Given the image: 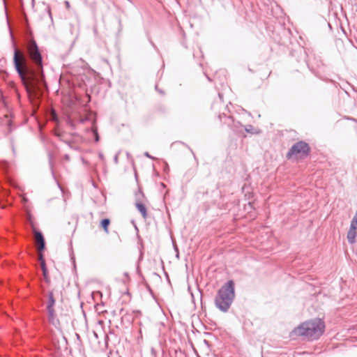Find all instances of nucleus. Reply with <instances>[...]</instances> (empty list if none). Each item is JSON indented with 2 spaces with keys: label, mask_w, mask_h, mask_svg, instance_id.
<instances>
[{
  "label": "nucleus",
  "mask_w": 357,
  "mask_h": 357,
  "mask_svg": "<svg viewBox=\"0 0 357 357\" xmlns=\"http://www.w3.org/2000/svg\"><path fill=\"white\" fill-rule=\"evenodd\" d=\"M325 322L320 318L307 320L295 327L291 334L302 337L303 340L314 341L319 340L325 331Z\"/></svg>",
  "instance_id": "obj_1"
},
{
  "label": "nucleus",
  "mask_w": 357,
  "mask_h": 357,
  "mask_svg": "<svg viewBox=\"0 0 357 357\" xmlns=\"http://www.w3.org/2000/svg\"><path fill=\"white\" fill-rule=\"evenodd\" d=\"M235 298V282L227 281L218 290L215 298V307L222 312H228Z\"/></svg>",
  "instance_id": "obj_2"
},
{
  "label": "nucleus",
  "mask_w": 357,
  "mask_h": 357,
  "mask_svg": "<svg viewBox=\"0 0 357 357\" xmlns=\"http://www.w3.org/2000/svg\"><path fill=\"white\" fill-rule=\"evenodd\" d=\"M34 68H15L20 78L24 81L26 79L31 82H38L43 83L44 80L43 68H36L37 73L33 70Z\"/></svg>",
  "instance_id": "obj_3"
},
{
  "label": "nucleus",
  "mask_w": 357,
  "mask_h": 357,
  "mask_svg": "<svg viewBox=\"0 0 357 357\" xmlns=\"http://www.w3.org/2000/svg\"><path fill=\"white\" fill-rule=\"evenodd\" d=\"M311 148L308 143L305 141H298L294 143L287 153V160L291 159L294 155H300L302 158H306L310 155Z\"/></svg>",
  "instance_id": "obj_4"
},
{
  "label": "nucleus",
  "mask_w": 357,
  "mask_h": 357,
  "mask_svg": "<svg viewBox=\"0 0 357 357\" xmlns=\"http://www.w3.org/2000/svg\"><path fill=\"white\" fill-rule=\"evenodd\" d=\"M27 53L32 61L40 67L43 66L42 56L35 40H31L26 47Z\"/></svg>",
  "instance_id": "obj_5"
},
{
  "label": "nucleus",
  "mask_w": 357,
  "mask_h": 357,
  "mask_svg": "<svg viewBox=\"0 0 357 357\" xmlns=\"http://www.w3.org/2000/svg\"><path fill=\"white\" fill-rule=\"evenodd\" d=\"M135 196H136V199H137V201L135 202V206H136L137 209L138 210V211L141 213L142 216L144 218H146L148 216L146 207L144 203H142V202L139 201V196H142L144 197V195L141 190H139V192L137 193H136Z\"/></svg>",
  "instance_id": "obj_6"
},
{
  "label": "nucleus",
  "mask_w": 357,
  "mask_h": 357,
  "mask_svg": "<svg viewBox=\"0 0 357 357\" xmlns=\"http://www.w3.org/2000/svg\"><path fill=\"white\" fill-rule=\"evenodd\" d=\"M13 60L15 67H24L26 61L24 54L17 49L14 51Z\"/></svg>",
  "instance_id": "obj_7"
},
{
  "label": "nucleus",
  "mask_w": 357,
  "mask_h": 357,
  "mask_svg": "<svg viewBox=\"0 0 357 357\" xmlns=\"http://www.w3.org/2000/svg\"><path fill=\"white\" fill-rule=\"evenodd\" d=\"M218 119L222 124L227 126L229 128H231L233 125L235 123V120L234 118L230 115H227L225 112L220 113L218 115Z\"/></svg>",
  "instance_id": "obj_8"
},
{
  "label": "nucleus",
  "mask_w": 357,
  "mask_h": 357,
  "mask_svg": "<svg viewBox=\"0 0 357 357\" xmlns=\"http://www.w3.org/2000/svg\"><path fill=\"white\" fill-rule=\"evenodd\" d=\"M56 303V299L54 296L53 291H50L48 293V301L47 304V310H54V305Z\"/></svg>",
  "instance_id": "obj_9"
},
{
  "label": "nucleus",
  "mask_w": 357,
  "mask_h": 357,
  "mask_svg": "<svg viewBox=\"0 0 357 357\" xmlns=\"http://www.w3.org/2000/svg\"><path fill=\"white\" fill-rule=\"evenodd\" d=\"M357 236V229L349 227L347 233V240L350 244H353L356 242V238Z\"/></svg>",
  "instance_id": "obj_10"
},
{
  "label": "nucleus",
  "mask_w": 357,
  "mask_h": 357,
  "mask_svg": "<svg viewBox=\"0 0 357 357\" xmlns=\"http://www.w3.org/2000/svg\"><path fill=\"white\" fill-rule=\"evenodd\" d=\"M110 225V220L109 218H102L100 220V226L105 231L106 234L109 233V226Z\"/></svg>",
  "instance_id": "obj_11"
},
{
  "label": "nucleus",
  "mask_w": 357,
  "mask_h": 357,
  "mask_svg": "<svg viewBox=\"0 0 357 357\" xmlns=\"http://www.w3.org/2000/svg\"><path fill=\"white\" fill-rule=\"evenodd\" d=\"M209 70H212V68H206V70L204 71V74L208 81L212 82L214 81L218 75V71L216 70L213 75H211L209 73Z\"/></svg>",
  "instance_id": "obj_12"
},
{
  "label": "nucleus",
  "mask_w": 357,
  "mask_h": 357,
  "mask_svg": "<svg viewBox=\"0 0 357 357\" xmlns=\"http://www.w3.org/2000/svg\"><path fill=\"white\" fill-rule=\"evenodd\" d=\"M244 130L246 132L252 135H257L261 132V130L259 129L254 128L252 125H246L244 127Z\"/></svg>",
  "instance_id": "obj_13"
},
{
  "label": "nucleus",
  "mask_w": 357,
  "mask_h": 357,
  "mask_svg": "<svg viewBox=\"0 0 357 357\" xmlns=\"http://www.w3.org/2000/svg\"><path fill=\"white\" fill-rule=\"evenodd\" d=\"M35 234H36L37 241L38 242V244H45V239L43 234L41 231L35 229Z\"/></svg>",
  "instance_id": "obj_14"
},
{
  "label": "nucleus",
  "mask_w": 357,
  "mask_h": 357,
  "mask_svg": "<svg viewBox=\"0 0 357 357\" xmlns=\"http://www.w3.org/2000/svg\"><path fill=\"white\" fill-rule=\"evenodd\" d=\"M48 160H49V165H50L52 176L54 179H56L55 174H54V169H53L52 154L51 152L48 153Z\"/></svg>",
  "instance_id": "obj_15"
},
{
  "label": "nucleus",
  "mask_w": 357,
  "mask_h": 357,
  "mask_svg": "<svg viewBox=\"0 0 357 357\" xmlns=\"http://www.w3.org/2000/svg\"><path fill=\"white\" fill-rule=\"evenodd\" d=\"M137 273L139 274V277L142 278V280H143L144 283L145 284V285L146 286L147 289H148V291L151 293V294H153V291L152 289H151L150 286L149 285V284L146 282L145 280V278L143 276V275L142 274L140 270H139V268L137 267Z\"/></svg>",
  "instance_id": "obj_16"
},
{
  "label": "nucleus",
  "mask_w": 357,
  "mask_h": 357,
  "mask_svg": "<svg viewBox=\"0 0 357 357\" xmlns=\"http://www.w3.org/2000/svg\"><path fill=\"white\" fill-rule=\"evenodd\" d=\"M48 312V319L50 323L54 324V319H55V310H47Z\"/></svg>",
  "instance_id": "obj_17"
},
{
  "label": "nucleus",
  "mask_w": 357,
  "mask_h": 357,
  "mask_svg": "<svg viewBox=\"0 0 357 357\" xmlns=\"http://www.w3.org/2000/svg\"><path fill=\"white\" fill-rule=\"evenodd\" d=\"M243 127V125L241 124V122L239 121H235V123L233 125V126L231 127V130L235 132H240L241 130H239L240 128Z\"/></svg>",
  "instance_id": "obj_18"
},
{
  "label": "nucleus",
  "mask_w": 357,
  "mask_h": 357,
  "mask_svg": "<svg viewBox=\"0 0 357 357\" xmlns=\"http://www.w3.org/2000/svg\"><path fill=\"white\" fill-rule=\"evenodd\" d=\"M91 132L94 138L95 142H98L100 141V136L98 132V129L96 128H93L91 130Z\"/></svg>",
  "instance_id": "obj_19"
},
{
  "label": "nucleus",
  "mask_w": 357,
  "mask_h": 357,
  "mask_svg": "<svg viewBox=\"0 0 357 357\" xmlns=\"http://www.w3.org/2000/svg\"><path fill=\"white\" fill-rule=\"evenodd\" d=\"M66 80L68 82V83H72V84H75V81L76 80H78V78L75 77V75H73L72 73H70V75L69 76H68L66 79Z\"/></svg>",
  "instance_id": "obj_20"
},
{
  "label": "nucleus",
  "mask_w": 357,
  "mask_h": 357,
  "mask_svg": "<svg viewBox=\"0 0 357 357\" xmlns=\"http://www.w3.org/2000/svg\"><path fill=\"white\" fill-rule=\"evenodd\" d=\"M41 266H42V270H43V273L44 275H46L47 273V266H46V264H45V262L44 260H43L41 262Z\"/></svg>",
  "instance_id": "obj_21"
},
{
  "label": "nucleus",
  "mask_w": 357,
  "mask_h": 357,
  "mask_svg": "<svg viewBox=\"0 0 357 357\" xmlns=\"http://www.w3.org/2000/svg\"><path fill=\"white\" fill-rule=\"evenodd\" d=\"M350 227L357 229V218H353L351 220Z\"/></svg>",
  "instance_id": "obj_22"
},
{
  "label": "nucleus",
  "mask_w": 357,
  "mask_h": 357,
  "mask_svg": "<svg viewBox=\"0 0 357 357\" xmlns=\"http://www.w3.org/2000/svg\"><path fill=\"white\" fill-rule=\"evenodd\" d=\"M178 142L182 144L185 146H186L190 150V151L192 153V154L193 155L195 159H196V156H195V154L194 151H192V149L187 144H185V142Z\"/></svg>",
  "instance_id": "obj_23"
},
{
  "label": "nucleus",
  "mask_w": 357,
  "mask_h": 357,
  "mask_svg": "<svg viewBox=\"0 0 357 357\" xmlns=\"http://www.w3.org/2000/svg\"><path fill=\"white\" fill-rule=\"evenodd\" d=\"M309 70H310V71L311 72L312 74H313L316 77H318L321 79V77L317 74L316 68H309Z\"/></svg>",
  "instance_id": "obj_24"
},
{
  "label": "nucleus",
  "mask_w": 357,
  "mask_h": 357,
  "mask_svg": "<svg viewBox=\"0 0 357 357\" xmlns=\"http://www.w3.org/2000/svg\"><path fill=\"white\" fill-rule=\"evenodd\" d=\"M120 154V151H118L114 157V162L115 164H118L119 163V155Z\"/></svg>",
  "instance_id": "obj_25"
},
{
  "label": "nucleus",
  "mask_w": 357,
  "mask_h": 357,
  "mask_svg": "<svg viewBox=\"0 0 357 357\" xmlns=\"http://www.w3.org/2000/svg\"><path fill=\"white\" fill-rule=\"evenodd\" d=\"M46 248V243L45 244H39V250L40 252H43L45 251Z\"/></svg>",
  "instance_id": "obj_26"
},
{
  "label": "nucleus",
  "mask_w": 357,
  "mask_h": 357,
  "mask_svg": "<svg viewBox=\"0 0 357 357\" xmlns=\"http://www.w3.org/2000/svg\"><path fill=\"white\" fill-rule=\"evenodd\" d=\"M22 202H23V204H24L25 206H26V204H27V203H28V202H29L28 199H27L26 197H23L22 198Z\"/></svg>",
  "instance_id": "obj_27"
},
{
  "label": "nucleus",
  "mask_w": 357,
  "mask_h": 357,
  "mask_svg": "<svg viewBox=\"0 0 357 357\" xmlns=\"http://www.w3.org/2000/svg\"><path fill=\"white\" fill-rule=\"evenodd\" d=\"M53 121L55 122H59V118L55 113L53 114Z\"/></svg>",
  "instance_id": "obj_28"
},
{
  "label": "nucleus",
  "mask_w": 357,
  "mask_h": 357,
  "mask_svg": "<svg viewBox=\"0 0 357 357\" xmlns=\"http://www.w3.org/2000/svg\"><path fill=\"white\" fill-rule=\"evenodd\" d=\"M218 98H219V100H220V102H223V96L221 93H218Z\"/></svg>",
  "instance_id": "obj_29"
},
{
  "label": "nucleus",
  "mask_w": 357,
  "mask_h": 357,
  "mask_svg": "<svg viewBox=\"0 0 357 357\" xmlns=\"http://www.w3.org/2000/svg\"><path fill=\"white\" fill-rule=\"evenodd\" d=\"M144 155L149 158L154 159V158L152 155H151L149 152H145Z\"/></svg>",
  "instance_id": "obj_30"
},
{
  "label": "nucleus",
  "mask_w": 357,
  "mask_h": 357,
  "mask_svg": "<svg viewBox=\"0 0 357 357\" xmlns=\"http://www.w3.org/2000/svg\"><path fill=\"white\" fill-rule=\"evenodd\" d=\"M70 155H69L68 154H65V155H63V159H64V160H67V161L70 160Z\"/></svg>",
  "instance_id": "obj_31"
},
{
  "label": "nucleus",
  "mask_w": 357,
  "mask_h": 357,
  "mask_svg": "<svg viewBox=\"0 0 357 357\" xmlns=\"http://www.w3.org/2000/svg\"><path fill=\"white\" fill-rule=\"evenodd\" d=\"M98 157L100 160H104V155L102 153H98Z\"/></svg>",
  "instance_id": "obj_32"
},
{
  "label": "nucleus",
  "mask_w": 357,
  "mask_h": 357,
  "mask_svg": "<svg viewBox=\"0 0 357 357\" xmlns=\"http://www.w3.org/2000/svg\"><path fill=\"white\" fill-rule=\"evenodd\" d=\"M7 166H8V165H7V163L4 162V163L3 164L2 169H3V171H6V169H7Z\"/></svg>",
  "instance_id": "obj_33"
},
{
  "label": "nucleus",
  "mask_w": 357,
  "mask_h": 357,
  "mask_svg": "<svg viewBox=\"0 0 357 357\" xmlns=\"http://www.w3.org/2000/svg\"><path fill=\"white\" fill-rule=\"evenodd\" d=\"M158 92L159 93H160L161 95H164V94H165V91H164L163 90H162V89H159V90L158 91Z\"/></svg>",
  "instance_id": "obj_34"
},
{
  "label": "nucleus",
  "mask_w": 357,
  "mask_h": 357,
  "mask_svg": "<svg viewBox=\"0 0 357 357\" xmlns=\"http://www.w3.org/2000/svg\"><path fill=\"white\" fill-rule=\"evenodd\" d=\"M64 142L66 144H67L70 148L73 149V146H71L70 143L68 141H65Z\"/></svg>",
  "instance_id": "obj_35"
},
{
  "label": "nucleus",
  "mask_w": 357,
  "mask_h": 357,
  "mask_svg": "<svg viewBox=\"0 0 357 357\" xmlns=\"http://www.w3.org/2000/svg\"><path fill=\"white\" fill-rule=\"evenodd\" d=\"M248 207H249L250 209H251V208H252V203L249 202V203H248Z\"/></svg>",
  "instance_id": "obj_36"
},
{
  "label": "nucleus",
  "mask_w": 357,
  "mask_h": 357,
  "mask_svg": "<svg viewBox=\"0 0 357 357\" xmlns=\"http://www.w3.org/2000/svg\"><path fill=\"white\" fill-rule=\"evenodd\" d=\"M60 79H65L63 73H61Z\"/></svg>",
  "instance_id": "obj_37"
},
{
  "label": "nucleus",
  "mask_w": 357,
  "mask_h": 357,
  "mask_svg": "<svg viewBox=\"0 0 357 357\" xmlns=\"http://www.w3.org/2000/svg\"><path fill=\"white\" fill-rule=\"evenodd\" d=\"M124 309L123 308H121L120 310H119V314H121L123 312Z\"/></svg>",
  "instance_id": "obj_38"
},
{
  "label": "nucleus",
  "mask_w": 357,
  "mask_h": 357,
  "mask_svg": "<svg viewBox=\"0 0 357 357\" xmlns=\"http://www.w3.org/2000/svg\"><path fill=\"white\" fill-rule=\"evenodd\" d=\"M112 313H113V314H114V316L118 315V314L116 313V312L115 310H114V311L112 312Z\"/></svg>",
  "instance_id": "obj_39"
},
{
  "label": "nucleus",
  "mask_w": 357,
  "mask_h": 357,
  "mask_svg": "<svg viewBox=\"0 0 357 357\" xmlns=\"http://www.w3.org/2000/svg\"><path fill=\"white\" fill-rule=\"evenodd\" d=\"M357 218V210H356V213H355V215L354 216V218Z\"/></svg>",
  "instance_id": "obj_40"
},
{
  "label": "nucleus",
  "mask_w": 357,
  "mask_h": 357,
  "mask_svg": "<svg viewBox=\"0 0 357 357\" xmlns=\"http://www.w3.org/2000/svg\"><path fill=\"white\" fill-rule=\"evenodd\" d=\"M155 90L158 91L159 90V88L158 87V85H155Z\"/></svg>",
  "instance_id": "obj_41"
},
{
  "label": "nucleus",
  "mask_w": 357,
  "mask_h": 357,
  "mask_svg": "<svg viewBox=\"0 0 357 357\" xmlns=\"http://www.w3.org/2000/svg\"><path fill=\"white\" fill-rule=\"evenodd\" d=\"M225 110H227L229 112V110L228 109V106L227 105L225 108Z\"/></svg>",
  "instance_id": "obj_42"
},
{
  "label": "nucleus",
  "mask_w": 357,
  "mask_h": 357,
  "mask_svg": "<svg viewBox=\"0 0 357 357\" xmlns=\"http://www.w3.org/2000/svg\"><path fill=\"white\" fill-rule=\"evenodd\" d=\"M176 257L178 258L179 257V253L178 252H177L176 255Z\"/></svg>",
  "instance_id": "obj_43"
},
{
  "label": "nucleus",
  "mask_w": 357,
  "mask_h": 357,
  "mask_svg": "<svg viewBox=\"0 0 357 357\" xmlns=\"http://www.w3.org/2000/svg\"><path fill=\"white\" fill-rule=\"evenodd\" d=\"M204 342L205 344H208V342L207 340H204Z\"/></svg>",
  "instance_id": "obj_44"
},
{
  "label": "nucleus",
  "mask_w": 357,
  "mask_h": 357,
  "mask_svg": "<svg viewBox=\"0 0 357 357\" xmlns=\"http://www.w3.org/2000/svg\"><path fill=\"white\" fill-rule=\"evenodd\" d=\"M174 250L176 252H178V248L176 247H174Z\"/></svg>",
  "instance_id": "obj_45"
},
{
  "label": "nucleus",
  "mask_w": 357,
  "mask_h": 357,
  "mask_svg": "<svg viewBox=\"0 0 357 357\" xmlns=\"http://www.w3.org/2000/svg\"><path fill=\"white\" fill-rule=\"evenodd\" d=\"M162 187H165V184L163 183H161Z\"/></svg>",
  "instance_id": "obj_46"
},
{
  "label": "nucleus",
  "mask_w": 357,
  "mask_h": 357,
  "mask_svg": "<svg viewBox=\"0 0 357 357\" xmlns=\"http://www.w3.org/2000/svg\"><path fill=\"white\" fill-rule=\"evenodd\" d=\"M249 70H250V72H252V68H249Z\"/></svg>",
  "instance_id": "obj_47"
},
{
  "label": "nucleus",
  "mask_w": 357,
  "mask_h": 357,
  "mask_svg": "<svg viewBox=\"0 0 357 357\" xmlns=\"http://www.w3.org/2000/svg\"><path fill=\"white\" fill-rule=\"evenodd\" d=\"M93 186L96 187L94 183H93Z\"/></svg>",
  "instance_id": "obj_48"
}]
</instances>
